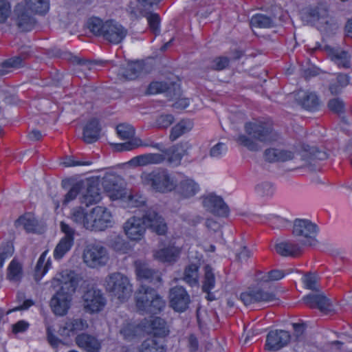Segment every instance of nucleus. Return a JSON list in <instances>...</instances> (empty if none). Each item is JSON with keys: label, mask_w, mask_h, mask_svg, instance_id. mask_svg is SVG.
Returning <instances> with one entry per match:
<instances>
[{"label": "nucleus", "mask_w": 352, "mask_h": 352, "mask_svg": "<svg viewBox=\"0 0 352 352\" xmlns=\"http://www.w3.org/2000/svg\"><path fill=\"white\" fill-rule=\"evenodd\" d=\"M276 250L282 256H296L301 252V245L291 241H283L276 245Z\"/></svg>", "instance_id": "29"}, {"label": "nucleus", "mask_w": 352, "mask_h": 352, "mask_svg": "<svg viewBox=\"0 0 352 352\" xmlns=\"http://www.w3.org/2000/svg\"><path fill=\"white\" fill-rule=\"evenodd\" d=\"M285 274L282 270H274L263 275L261 279V281L266 283L270 281H276L283 278Z\"/></svg>", "instance_id": "54"}, {"label": "nucleus", "mask_w": 352, "mask_h": 352, "mask_svg": "<svg viewBox=\"0 0 352 352\" xmlns=\"http://www.w3.org/2000/svg\"><path fill=\"white\" fill-rule=\"evenodd\" d=\"M339 86H336L335 83H331L329 86V90L332 94H338L342 89L347 86L350 81V77L346 74H339L336 78Z\"/></svg>", "instance_id": "49"}, {"label": "nucleus", "mask_w": 352, "mask_h": 352, "mask_svg": "<svg viewBox=\"0 0 352 352\" xmlns=\"http://www.w3.org/2000/svg\"><path fill=\"white\" fill-rule=\"evenodd\" d=\"M28 9L38 14H45L49 10L48 0H25Z\"/></svg>", "instance_id": "41"}, {"label": "nucleus", "mask_w": 352, "mask_h": 352, "mask_svg": "<svg viewBox=\"0 0 352 352\" xmlns=\"http://www.w3.org/2000/svg\"><path fill=\"white\" fill-rule=\"evenodd\" d=\"M63 164L66 167L70 166H85L88 164V162L86 161H81L77 160L74 156H67L64 161L63 162Z\"/></svg>", "instance_id": "60"}, {"label": "nucleus", "mask_w": 352, "mask_h": 352, "mask_svg": "<svg viewBox=\"0 0 352 352\" xmlns=\"http://www.w3.org/2000/svg\"><path fill=\"white\" fill-rule=\"evenodd\" d=\"M250 256L251 252L245 245H239V248L236 249V259L239 262L245 261Z\"/></svg>", "instance_id": "55"}, {"label": "nucleus", "mask_w": 352, "mask_h": 352, "mask_svg": "<svg viewBox=\"0 0 352 352\" xmlns=\"http://www.w3.org/2000/svg\"><path fill=\"white\" fill-rule=\"evenodd\" d=\"M120 149L124 150H133L140 146H150L153 147L160 151H161L160 155H164L165 157V161H166L169 164L173 166H178L181 163V160L182 159V156L176 151L174 146H172L169 148H166L162 144L160 143H154L151 141H142L140 138H137L131 141L128 143L122 144L120 146Z\"/></svg>", "instance_id": "9"}, {"label": "nucleus", "mask_w": 352, "mask_h": 352, "mask_svg": "<svg viewBox=\"0 0 352 352\" xmlns=\"http://www.w3.org/2000/svg\"><path fill=\"white\" fill-rule=\"evenodd\" d=\"M107 300L98 289H89V313H97L102 311L106 305Z\"/></svg>", "instance_id": "28"}, {"label": "nucleus", "mask_w": 352, "mask_h": 352, "mask_svg": "<svg viewBox=\"0 0 352 352\" xmlns=\"http://www.w3.org/2000/svg\"><path fill=\"white\" fill-rule=\"evenodd\" d=\"M291 338L289 333L285 330H274L268 333L266 338L265 349L278 351L286 346Z\"/></svg>", "instance_id": "16"}, {"label": "nucleus", "mask_w": 352, "mask_h": 352, "mask_svg": "<svg viewBox=\"0 0 352 352\" xmlns=\"http://www.w3.org/2000/svg\"><path fill=\"white\" fill-rule=\"evenodd\" d=\"M318 226L307 219H296L294 221L292 234L301 245L315 246L318 243L317 235Z\"/></svg>", "instance_id": "7"}, {"label": "nucleus", "mask_w": 352, "mask_h": 352, "mask_svg": "<svg viewBox=\"0 0 352 352\" xmlns=\"http://www.w3.org/2000/svg\"><path fill=\"white\" fill-rule=\"evenodd\" d=\"M240 299L245 305H250L255 302H272L276 300V297L272 292H265L262 289H254L242 293Z\"/></svg>", "instance_id": "17"}, {"label": "nucleus", "mask_w": 352, "mask_h": 352, "mask_svg": "<svg viewBox=\"0 0 352 352\" xmlns=\"http://www.w3.org/2000/svg\"><path fill=\"white\" fill-rule=\"evenodd\" d=\"M109 245L115 251L120 253H126L128 250L127 242L120 235H111L108 239Z\"/></svg>", "instance_id": "40"}, {"label": "nucleus", "mask_w": 352, "mask_h": 352, "mask_svg": "<svg viewBox=\"0 0 352 352\" xmlns=\"http://www.w3.org/2000/svg\"><path fill=\"white\" fill-rule=\"evenodd\" d=\"M92 230L102 231L111 227L113 218L111 213L105 207L98 206L93 208L89 213Z\"/></svg>", "instance_id": "11"}, {"label": "nucleus", "mask_w": 352, "mask_h": 352, "mask_svg": "<svg viewBox=\"0 0 352 352\" xmlns=\"http://www.w3.org/2000/svg\"><path fill=\"white\" fill-rule=\"evenodd\" d=\"M89 204L102 199V188L112 200L122 199L126 194L120 176L113 173H98L89 170Z\"/></svg>", "instance_id": "2"}, {"label": "nucleus", "mask_w": 352, "mask_h": 352, "mask_svg": "<svg viewBox=\"0 0 352 352\" xmlns=\"http://www.w3.org/2000/svg\"><path fill=\"white\" fill-rule=\"evenodd\" d=\"M173 146L182 157L187 155L192 148V144L188 141L181 142Z\"/></svg>", "instance_id": "57"}, {"label": "nucleus", "mask_w": 352, "mask_h": 352, "mask_svg": "<svg viewBox=\"0 0 352 352\" xmlns=\"http://www.w3.org/2000/svg\"><path fill=\"white\" fill-rule=\"evenodd\" d=\"M264 156L265 160L270 162H285L293 158V153L281 149L268 148L265 150Z\"/></svg>", "instance_id": "35"}, {"label": "nucleus", "mask_w": 352, "mask_h": 352, "mask_svg": "<svg viewBox=\"0 0 352 352\" xmlns=\"http://www.w3.org/2000/svg\"><path fill=\"white\" fill-rule=\"evenodd\" d=\"M230 63V60L227 57H218L213 60L212 67L216 70H222L225 69Z\"/></svg>", "instance_id": "61"}, {"label": "nucleus", "mask_w": 352, "mask_h": 352, "mask_svg": "<svg viewBox=\"0 0 352 352\" xmlns=\"http://www.w3.org/2000/svg\"><path fill=\"white\" fill-rule=\"evenodd\" d=\"M102 132V126L100 121L97 118L89 120V143L98 141Z\"/></svg>", "instance_id": "46"}, {"label": "nucleus", "mask_w": 352, "mask_h": 352, "mask_svg": "<svg viewBox=\"0 0 352 352\" xmlns=\"http://www.w3.org/2000/svg\"><path fill=\"white\" fill-rule=\"evenodd\" d=\"M169 299L170 307L178 312L186 311L190 302L188 294L181 286L174 287L170 289Z\"/></svg>", "instance_id": "15"}, {"label": "nucleus", "mask_w": 352, "mask_h": 352, "mask_svg": "<svg viewBox=\"0 0 352 352\" xmlns=\"http://www.w3.org/2000/svg\"><path fill=\"white\" fill-rule=\"evenodd\" d=\"M174 118L170 114L162 115L157 119V124L160 127L167 128L173 124Z\"/></svg>", "instance_id": "59"}, {"label": "nucleus", "mask_w": 352, "mask_h": 352, "mask_svg": "<svg viewBox=\"0 0 352 352\" xmlns=\"http://www.w3.org/2000/svg\"><path fill=\"white\" fill-rule=\"evenodd\" d=\"M15 12L17 14L16 23L19 28L22 31H30L35 24L34 19L21 6H18Z\"/></svg>", "instance_id": "31"}, {"label": "nucleus", "mask_w": 352, "mask_h": 352, "mask_svg": "<svg viewBox=\"0 0 352 352\" xmlns=\"http://www.w3.org/2000/svg\"><path fill=\"white\" fill-rule=\"evenodd\" d=\"M52 286L54 288L60 287L50 302L52 311L56 316H64L67 314L71 307L72 295L78 286L79 290L84 293V308L88 309V298L86 296L88 292V283L86 280H82L74 272L65 270L58 273L52 280Z\"/></svg>", "instance_id": "1"}, {"label": "nucleus", "mask_w": 352, "mask_h": 352, "mask_svg": "<svg viewBox=\"0 0 352 352\" xmlns=\"http://www.w3.org/2000/svg\"><path fill=\"white\" fill-rule=\"evenodd\" d=\"M296 100L302 108L314 111L319 106V100L314 92L308 90H299L296 94Z\"/></svg>", "instance_id": "24"}, {"label": "nucleus", "mask_w": 352, "mask_h": 352, "mask_svg": "<svg viewBox=\"0 0 352 352\" xmlns=\"http://www.w3.org/2000/svg\"><path fill=\"white\" fill-rule=\"evenodd\" d=\"M109 261V254L107 249L100 243L91 245L89 248V267H99L104 266Z\"/></svg>", "instance_id": "20"}, {"label": "nucleus", "mask_w": 352, "mask_h": 352, "mask_svg": "<svg viewBox=\"0 0 352 352\" xmlns=\"http://www.w3.org/2000/svg\"><path fill=\"white\" fill-rule=\"evenodd\" d=\"M165 162L164 155L160 153H149L131 159L127 164L132 167L146 166L149 165H157Z\"/></svg>", "instance_id": "21"}, {"label": "nucleus", "mask_w": 352, "mask_h": 352, "mask_svg": "<svg viewBox=\"0 0 352 352\" xmlns=\"http://www.w3.org/2000/svg\"><path fill=\"white\" fill-rule=\"evenodd\" d=\"M303 302L311 308H318L320 311L329 314L335 311L333 305L322 292L307 294L302 298Z\"/></svg>", "instance_id": "14"}, {"label": "nucleus", "mask_w": 352, "mask_h": 352, "mask_svg": "<svg viewBox=\"0 0 352 352\" xmlns=\"http://www.w3.org/2000/svg\"><path fill=\"white\" fill-rule=\"evenodd\" d=\"M76 344L81 349L88 351V335L86 333H81L76 338Z\"/></svg>", "instance_id": "64"}, {"label": "nucleus", "mask_w": 352, "mask_h": 352, "mask_svg": "<svg viewBox=\"0 0 352 352\" xmlns=\"http://www.w3.org/2000/svg\"><path fill=\"white\" fill-rule=\"evenodd\" d=\"M142 219L146 229L148 228L160 235L164 234L166 232V224L164 219L156 212H148L142 217Z\"/></svg>", "instance_id": "23"}, {"label": "nucleus", "mask_w": 352, "mask_h": 352, "mask_svg": "<svg viewBox=\"0 0 352 352\" xmlns=\"http://www.w3.org/2000/svg\"><path fill=\"white\" fill-rule=\"evenodd\" d=\"M302 160L305 161V164L302 166L307 168L310 171H314L317 169L316 165V160H323L327 158L326 153L320 152L316 148H313L310 153L305 152L302 155Z\"/></svg>", "instance_id": "36"}, {"label": "nucleus", "mask_w": 352, "mask_h": 352, "mask_svg": "<svg viewBox=\"0 0 352 352\" xmlns=\"http://www.w3.org/2000/svg\"><path fill=\"white\" fill-rule=\"evenodd\" d=\"M226 151V147L223 143H218L214 145L210 151V155L212 157H219Z\"/></svg>", "instance_id": "63"}, {"label": "nucleus", "mask_w": 352, "mask_h": 352, "mask_svg": "<svg viewBox=\"0 0 352 352\" xmlns=\"http://www.w3.org/2000/svg\"><path fill=\"white\" fill-rule=\"evenodd\" d=\"M256 191L261 195H271L274 192V188L271 183L263 182L257 185Z\"/></svg>", "instance_id": "56"}, {"label": "nucleus", "mask_w": 352, "mask_h": 352, "mask_svg": "<svg viewBox=\"0 0 352 352\" xmlns=\"http://www.w3.org/2000/svg\"><path fill=\"white\" fill-rule=\"evenodd\" d=\"M193 122L189 119H183L175 124L170 131V140L173 142L193 128Z\"/></svg>", "instance_id": "34"}, {"label": "nucleus", "mask_w": 352, "mask_h": 352, "mask_svg": "<svg viewBox=\"0 0 352 352\" xmlns=\"http://www.w3.org/2000/svg\"><path fill=\"white\" fill-rule=\"evenodd\" d=\"M177 193L184 199H190L195 196L200 190L199 184L193 179L185 177L177 182Z\"/></svg>", "instance_id": "22"}, {"label": "nucleus", "mask_w": 352, "mask_h": 352, "mask_svg": "<svg viewBox=\"0 0 352 352\" xmlns=\"http://www.w3.org/2000/svg\"><path fill=\"white\" fill-rule=\"evenodd\" d=\"M11 12L10 3L7 0H0V23L6 21Z\"/></svg>", "instance_id": "53"}, {"label": "nucleus", "mask_w": 352, "mask_h": 352, "mask_svg": "<svg viewBox=\"0 0 352 352\" xmlns=\"http://www.w3.org/2000/svg\"><path fill=\"white\" fill-rule=\"evenodd\" d=\"M143 69L142 63L136 61L129 63L122 66L118 71V76L120 80H131L135 79Z\"/></svg>", "instance_id": "26"}, {"label": "nucleus", "mask_w": 352, "mask_h": 352, "mask_svg": "<svg viewBox=\"0 0 352 352\" xmlns=\"http://www.w3.org/2000/svg\"><path fill=\"white\" fill-rule=\"evenodd\" d=\"M134 265L138 279L146 280L155 285L160 284L162 278L159 272L150 268L147 263L140 261H136Z\"/></svg>", "instance_id": "18"}, {"label": "nucleus", "mask_w": 352, "mask_h": 352, "mask_svg": "<svg viewBox=\"0 0 352 352\" xmlns=\"http://www.w3.org/2000/svg\"><path fill=\"white\" fill-rule=\"evenodd\" d=\"M104 287L108 292L121 302L126 300L133 291L129 278L118 272L111 273L105 278Z\"/></svg>", "instance_id": "8"}, {"label": "nucleus", "mask_w": 352, "mask_h": 352, "mask_svg": "<svg viewBox=\"0 0 352 352\" xmlns=\"http://www.w3.org/2000/svg\"><path fill=\"white\" fill-rule=\"evenodd\" d=\"M316 276L312 273L306 274L303 278V283H305V287L309 289H316Z\"/></svg>", "instance_id": "58"}, {"label": "nucleus", "mask_w": 352, "mask_h": 352, "mask_svg": "<svg viewBox=\"0 0 352 352\" xmlns=\"http://www.w3.org/2000/svg\"><path fill=\"white\" fill-rule=\"evenodd\" d=\"M47 251L43 252L40 256L35 267L34 278L36 281L40 280L47 273L51 265L50 258H46Z\"/></svg>", "instance_id": "38"}, {"label": "nucleus", "mask_w": 352, "mask_h": 352, "mask_svg": "<svg viewBox=\"0 0 352 352\" xmlns=\"http://www.w3.org/2000/svg\"><path fill=\"white\" fill-rule=\"evenodd\" d=\"M140 352H166L164 344L155 338L145 340L140 346Z\"/></svg>", "instance_id": "39"}, {"label": "nucleus", "mask_w": 352, "mask_h": 352, "mask_svg": "<svg viewBox=\"0 0 352 352\" xmlns=\"http://www.w3.org/2000/svg\"><path fill=\"white\" fill-rule=\"evenodd\" d=\"M15 226H22L28 233H36L38 229V222L34 214L25 213L15 221Z\"/></svg>", "instance_id": "30"}, {"label": "nucleus", "mask_w": 352, "mask_h": 352, "mask_svg": "<svg viewBox=\"0 0 352 352\" xmlns=\"http://www.w3.org/2000/svg\"><path fill=\"white\" fill-rule=\"evenodd\" d=\"M88 327L86 320L81 318L67 319L65 324L60 327L59 333L62 336H69L70 333H75L85 329Z\"/></svg>", "instance_id": "27"}, {"label": "nucleus", "mask_w": 352, "mask_h": 352, "mask_svg": "<svg viewBox=\"0 0 352 352\" xmlns=\"http://www.w3.org/2000/svg\"><path fill=\"white\" fill-rule=\"evenodd\" d=\"M180 253V248L175 245H169L155 251L154 257L160 262L172 264L177 261Z\"/></svg>", "instance_id": "25"}, {"label": "nucleus", "mask_w": 352, "mask_h": 352, "mask_svg": "<svg viewBox=\"0 0 352 352\" xmlns=\"http://www.w3.org/2000/svg\"><path fill=\"white\" fill-rule=\"evenodd\" d=\"M124 201L127 204L129 207H139L143 205L145 202V199L138 195L126 194L124 195Z\"/></svg>", "instance_id": "52"}, {"label": "nucleus", "mask_w": 352, "mask_h": 352, "mask_svg": "<svg viewBox=\"0 0 352 352\" xmlns=\"http://www.w3.org/2000/svg\"><path fill=\"white\" fill-rule=\"evenodd\" d=\"M328 107L332 111L337 113H342L344 109L343 102L338 98L329 100L328 103Z\"/></svg>", "instance_id": "62"}, {"label": "nucleus", "mask_w": 352, "mask_h": 352, "mask_svg": "<svg viewBox=\"0 0 352 352\" xmlns=\"http://www.w3.org/2000/svg\"><path fill=\"white\" fill-rule=\"evenodd\" d=\"M22 276L21 265L16 260H12L8 269V278L14 282L19 281Z\"/></svg>", "instance_id": "45"}, {"label": "nucleus", "mask_w": 352, "mask_h": 352, "mask_svg": "<svg viewBox=\"0 0 352 352\" xmlns=\"http://www.w3.org/2000/svg\"><path fill=\"white\" fill-rule=\"evenodd\" d=\"M250 24L253 28H270L274 26V23L269 16L256 14L252 17Z\"/></svg>", "instance_id": "43"}, {"label": "nucleus", "mask_w": 352, "mask_h": 352, "mask_svg": "<svg viewBox=\"0 0 352 352\" xmlns=\"http://www.w3.org/2000/svg\"><path fill=\"white\" fill-rule=\"evenodd\" d=\"M151 327L155 336L163 337L168 333V329L164 320L159 317L153 318L151 321Z\"/></svg>", "instance_id": "42"}, {"label": "nucleus", "mask_w": 352, "mask_h": 352, "mask_svg": "<svg viewBox=\"0 0 352 352\" xmlns=\"http://www.w3.org/2000/svg\"><path fill=\"white\" fill-rule=\"evenodd\" d=\"M127 34V29L116 21L109 20L104 23L102 36L108 42L114 45L119 44Z\"/></svg>", "instance_id": "12"}, {"label": "nucleus", "mask_w": 352, "mask_h": 352, "mask_svg": "<svg viewBox=\"0 0 352 352\" xmlns=\"http://www.w3.org/2000/svg\"><path fill=\"white\" fill-rule=\"evenodd\" d=\"M135 302L138 309L145 314H156L165 305L157 292L145 285H142L136 292Z\"/></svg>", "instance_id": "6"}, {"label": "nucleus", "mask_w": 352, "mask_h": 352, "mask_svg": "<svg viewBox=\"0 0 352 352\" xmlns=\"http://www.w3.org/2000/svg\"><path fill=\"white\" fill-rule=\"evenodd\" d=\"M329 55L339 66L344 68L350 67V56L346 51L339 48H330L329 49Z\"/></svg>", "instance_id": "37"}, {"label": "nucleus", "mask_w": 352, "mask_h": 352, "mask_svg": "<svg viewBox=\"0 0 352 352\" xmlns=\"http://www.w3.org/2000/svg\"><path fill=\"white\" fill-rule=\"evenodd\" d=\"M104 29V23L98 17L89 18V32L96 36H102Z\"/></svg>", "instance_id": "50"}, {"label": "nucleus", "mask_w": 352, "mask_h": 352, "mask_svg": "<svg viewBox=\"0 0 352 352\" xmlns=\"http://www.w3.org/2000/svg\"><path fill=\"white\" fill-rule=\"evenodd\" d=\"M203 206L210 212L217 216L226 217L229 210L223 200L217 195H209L204 198Z\"/></svg>", "instance_id": "19"}, {"label": "nucleus", "mask_w": 352, "mask_h": 352, "mask_svg": "<svg viewBox=\"0 0 352 352\" xmlns=\"http://www.w3.org/2000/svg\"><path fill=\"white\" fill-rule=\"evenodd\" d=\"M60 231L64 236L60 239L54 250V257L56 260L61 259L74 245L75 230L64 221L60 223Z\"/></svg>", "instance_id": "10"}, {"label": "nucleus", "mask_w": 352, "mask_h": 352, "mask_svg": "<svg viewBox=\"0 0 352 352\" xmlns=\"http://www.w3.org/2000/svg\"><path fill=\"white\" fill-rule=\"evenodd\" d=\"M140 181L143 185L150 186L153 190L160 193L170 192L177 186L175 176L164 168L142 172Z\"/></svg>", "instance_id": "5"}, {"label": "nucleus", "mask_w": 352, "mask_h": 352, "mask_svg": "<svg viewBox=\"0 0 352 352\" xmlns=\"http://www.w3.org/2000/svg\"><path fill=\"white\" fill-rule=\"evenodd\" d=\"M205 275L202 289L204 292H209L214 289L215 285V276L210 266L206 265L204 267Z\"/></svg>", "instance_id": "47"}, {"label": "nucleus", "mask_w": 352, "mask_h": 352, "mask_svg": "<svg viewBox=\"0 0 352 352\" xmlns=\"http://www.w3.org/2000/svg\"><path fill=\"white\" fill-rule=\"evenodd\" d=\"M23 58L21 56H15L5 61L0 69V75L3 76L10 72V68H19L23 66Z\"/></svg>", "instance_id": "48"}, {"label": "nucleus", "mask_w": 352, "mask_h": 352, "mask_svg": "<svg viewBox=\"0 0 352 352\" xmlns=\"http://www.w3.org/2000/svg\"><path fill=\"white\" fill-rule=\"evenodd\" d=\"M198 266L191 264L187 266L184 274V280L190 285H197L198 283Z\"/></svg>", "instance_id": "44"}, {"label": "nucleus", "mask_w": 352, "mask_h": 352, "mask_svg": "<svg viewBox=\"0 0 352 352\" xmlns=\"http://www.w3.org/2000/svg\"><path fill=\"white\" fill-rule=\"evenodd\" d=\"M123 230L131 241L141 240L146 231V226L142 217H131L123 225Z\"/></svg>", "instance_id": "13"}, {"label": "nucleus", "mask_w": 352, "mask_h": 352, "mask_svg": "<svg viewBox=\"0 0 352 352\" xmlns=\"http://www.w3.org/2000/svg\"><path fill=\"white\" fill-rule=\"evenodd\" d=\"M79 196L81 206L74 207L71 211V219L78 226L87 228L88 224V178L80 179L73 184L65 195L63 205H67Z\"/></svg>", "instance_id": "4"}, {"label": "nucleus", "mask_w": 352, "mask_h": 352, "mask_svg": "<svg viewBox=\"0 0 352 352\" xmlns=\"http://www.w3.org/2000/svg\"><path fill=\"white\" fill-rule=\"evenodd\" d=\"M116 131L118 135L124 140H128L127 142H124V144L128 143L131 141H133L135 139H137L138 138H135V131L134 128L129 124H120L116 127ZM124 144V143L121 144H115V148L118 151H124V149H120V145Z\"/></svg>", "instance_id": "33"}, {"label": "nucleus", "mask_w": 352, "mask_h": 352, "mask_svg": "<svg viewBox=\"0 0 352 352\" xmlns=\"http://www.w3.org/2000/svg\"><path fill=\"white\" fill-rule=\"evenodd\" d=\"M245 134H239L235 141L250 151L256 152L261 149L258 142L272 143L280 139V135L267 122L254 120L244 125Z\"/></svg>", "instance_id": "3"}, {"label": "nucleus", "mask_w": 352, "mask_h": 352, "mask_svg": "<svg viewBox=\"0 0 352 352\" xmlns=\"http://www.w3.org/2000/svg\"><path fill=\"white\" fill-rule=\"evenodd\" d=\"M328 10L324 4H319L316 6L307 8L303 13V17L309 23H314L327 16Z\"/></svg>", "instance_id": "32"}, {"label": "nucleus", "mask_w": 352, "mask_h": 352, "mask_svg": "<svg viewBox=\"0 0 352 352\" xmlns=\"http://www.w3.org/2000/svg\"><path fill=\"white\" fill-rule=\"evenodd\" d=\"M151 30L155 34H158L160 32V19L157 14L147 12L145 14Z\"/></svg>", "instance_id": "51"}]
</instances>
